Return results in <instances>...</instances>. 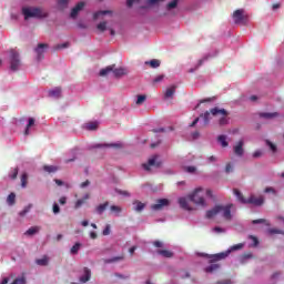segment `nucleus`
Here are the masks:
<instances>
[{
  "label": "nucleus",
  "mask_w": 284,
  "mask_h": 284,
  "mask_svg": "<svg viewBox=\"0 0 284 284\" xmlns=\"http://www.w3.org/2000/svg\"><path fill=\"white\" fill-rule=\"evenodd\" d=\"M189 199L197 207H207V199H214V194L212 189L200 186L189 194Z\"/></svg>",
  "instance_id": "1"
},
{
  "label": "nucleus",
  "mask_w": 284,
  "mask_h": 284,
  "mask_svg": "<svg viewBox=\"0 0 284 284\" xmlns=\"http://www.w3.org/2000/svg\"><path fill=\"white\" fill-rule=\"evenodd\" d=\"M200 119L203 121V125L210 124L212 119H216L220 125H225L227 123V111L225 109L213 108L210 111H206L204 114L200 115Z\"/></svg>",
  "instance_id": "2"
},
{
  "label": "nucleus",
  "mask_w": 284,
  "mask_h": 284,
  "mask_svg": "<svg viewBox=\"0 0 284 284\" xmlns=\"http://www.w3.org/2000/svg\"><path fill=\"white\" fill-rule=\"evenodd\" d=\"M232 207H234L233 204L216 205L212 210H209L206 212V219H214L215 216H222L226 221H230V219H232Z\"/></svg>",
  "instance_id": "3"
},
{
  "label": "nucleus",
  "mask_w": 284,
  "mask_h": 284,
  "mask_svg": "<svg viewBox=\"0 0 284 284\" xmlns=\"http://www.w3.org/2000/svg\"><path fill=\"white\" fill-rule=\"evenodd\" d=\"M113 14L112 10H101L93 13V20L101 21L97 26L99 32H105L108 30V19H112Z\"/></svg>",
  "instance_id": "4"
},
{
  "label": "nucleus",
  "mask_w": 284,
  "mask_h": 284,
  "mask_svg": "<svg viewBox=\"0 0 284 284\" xmlns=\"http://www.w3.org/2000/svg\"><path fill=\"white\" fill-rule=\"evenodd\" d=\"M22 14L26 20L28 19H47L48 11L37 7H23Z\"/></svg>",
  "instance_id": "5"
},
{
  "label": "nucleus",
  "mask_w": 284,
  "mask_h": 284,
  "mask_svg": "<svg viewBox=\"0 0 284 284\" xmlns=\"http://www.w3.org/2000/svg\"><path fill=\"white\" fill-rule=\"evenodd\" d=\"M234 194L240 203L255 205L256 207H261L263 203H265V197L263 195L256 196L254 194L250 195L248 199L243 197V194L239 190H234Z\"/></svg>",
  "instance_id": "6"
},
{
  "label": "nucleus",
  "mask_w": 284,
  "mask_h": 284,
  "mask_svg": "<svg viewBox=\"0 0 284 284\" xmlns=\"http://www.w3.org/2000/svg\"><path fill=\"white\" fill-rule=\"evenodd\" d=\"M245 247V243H240L231 246L227 251L217 253L214 255H207L205 253H201L200 256H205V258H210L211 261H222V258H227L232 252H236L239 250H243Z\"/></svg>",
  "instance_id": "7"
},
{
  "label": "nucleus",
  "mask_w": 284,
  "mask_h": 284,
  "mask_svg": "<svg viewBox=\"0 0 284 284\" xmlns=\"http://www.w3.org/2000/svg\"><path fill=\"white\" fill-rule=\"evenodd\" d=\"M232 19L236 26H245V23H247L250 19V16L247 14V11H245L244 9H236L232 13Z\"/></svg>",
  "instance_id": "8"
},
{
  "label": "nucleus",
  "mask_w": 284,
  "mask_h": 284,
  "mask_svg": "<svg viewBox=\"0 0 284 284\" xmlns=\"http://www.w3.org/2000/svg\"><path fill=\"white\" fill-rule=\"evenodd\" d=\"M9 59H10L11 72H17V71L21 70V58H19V52L11 50Z\"/></svg>",
  "instance_id": "9"
},
{
  "label": "nucleus",
  "mask_w": 284,
  "mask_h": 284,
  "mask_svg": "<svg viewBox=\"0 0 284 284\" xmlns=\"http://www.w3.org/2000/svg\"><path fill=\"white\" fill-rule=\"evenodd\" d=\"M179 1L181 0H171L166 6H165V13L164 17H176L179 13Z\"/></svg>",
  "instance_id": "10"
},
{
  "label": "nucleus",
  "mask_w": 284,
  "mask_h": 284,
  "mask_svg": "<svg viewBox=\"0 0 284 284\" xmlns=\"http://www.w3.org/2000/svg\"><path fill=\"white\" fill-rule=\"evenodd\" d=\"M170 203L171 202L169 199H159L154 204L151 205V210L153 212H161L165 210V207H170Z\"/></svg>",
  "instance_id": "11"
},
{
  "label": "nucleus",
  "mask_w": 284,
  "mask_h": 284,
  "mask_svg": "<svg viewBox=\"0 0 284 284\" xmlns=\"http://www.w3.org/2000/svg\"><path fill=\"white\" fill-rule=\"evenodd\" d=\"M159 155H153L149 159L148 163L142 164L143 170H145V172H152V170H154V168H159Z\"/></svg>",
  "instance_id": "12"
},
{
  "label": "nucleus",
  "mask_w": 284,
  "mask_h": 284,
  "mask_svg": "<svg viewBox=\"0 0 284 284\" xmlns=\"http://www.w3.org/2000/svg\"><path fill=\"white\" fill-rule=\"evenodd\" d=\"M190 195L187 196H181L178 200V203L180 205V207H182V210H185L186 212H192V210H194V207L192 206V204H190Z\"/></svg>",
  "instance_id": "13"
},
{
  "label": "nucleus",
  "mask_w": 284,
  "mask_h": 284,
  "mask_svg": "<svg viewBox=\"0 0 284 284\" xmlns=\"http://www.w3.org/2000/svg\"><path fill=\"white\" fill-rule=\"evenodd\" d=\"M243 145H245V140L241 139L233 145V152L235 156H243L245 154V149H243Z\"/></svg>",
  "instance_id": "14"
},
{
  "label": "nucleus",
  "mask_w": 284,
  "mask_h": 284,
  "mask_svg": "<svg viewBox=\"0 0 284 284\" xmlns=\"http://www.w3.org/2000/svg\"><path fill=\"white\" fill-rule=\"evenodd\" d=\"M48 50V44L40 43L36 48V54H37V60L41 61L43 59V54H45Z\"/></svg>",
  "instance_id": "15"
},
{
  "label": "nucleus",
  "mask_w": 284,
  "mask_h": 284,
  "mask_svg": "<svg viewBox=\"0 0 284 284\" xmlns=\"http://www.w3.org/2000/svg\"><path fill=\"white\" fill-rule=\"evenodd\" d=\"M34 123H36L34 118H29L28 119V123H27V125L24 128V131H23L24 136H30V134L32 133V129L34 128Z\"/></svg>",
  "instance_id": "16"
},
{
  "label": "nucleus",
  "mask_w": 284,
  "mask_h": 284,
  "mask_svg": "<svg viewBox=\"0 0 284 284\" xmlns=\"http://www.w3.org/2000/svg\"><path fill=\"white\" fill-rule=\"evenodd\" d=\"M90 278H92V271L88 267H84L83 273L80 276L79 281H80V283H88V281H90Z\"/></svg>",
  "instance_id": "17"
},
{
  "label": "nucleus",
  "mask_w": 284,
  "mask_h": 284,
  "mask_svg": "<svg viewBox=\"0 0 284 284\" xmlns=\"http://www.w3.org/2000/svg\"><path fill=\"white\" fill-rule=\"evenodd\" d=\"M85 8V2H79L72 10H71V19H77L81 10Z\"/></svg>",
  "instance_id": "18"
},
{
  "label": "nucleus",
  "mask_w": 284,
  "mask_h": 284,
  "mask_svg": "<svg viewBox=\"0 0 284 284\" xmlns=\"http://www.w3.org/2000/svg\"><path fill=\"white\" fill-rule=\"evenodd\" d=\"M89 199H90L89 193L84 194L82 199H79L74 204L75 210H79V207H82L83 205H85V201H89Z\"/></svg>",
  "instance_id": "19"
},
{
  "label": "nucleus",
  "mask_w": 284,
  "mask_h": 284,
  "mask_svg": "<svg viewBox=\"0 0 284 284\" xmlns=\"http://www.w3.org/2000/svg\"><path fill=\"white\" fill-rule=\"evenodd\" d=\"M83 128L89 132H94V130L99 129V122H88L83 125Z\"/></svg>",
  "instance_id": "20"
},
{
  "label": "nucleus",
  "mask_w": 284,
  "mask_h": 284,
  "mask_svg": "<svg viewBox=\"0 0 284 284\" xmlns=\"http://www.w3.org/2000/svg\"><path fill=\"white\" fill-rule=\"evenodd\" d=\"M114 77H125V74H128V69L125 68H114L112 70Z\"/></svg>",
  "instance_id": "21"
},
{
  "label": "nucleus",
  "mask_w": 284,
  "mask_h": 284,
  "mask_svg": "<svg viewBox=\"0 0 284 284\" xmlns=\"http://www.w3.org/2000/svg\"><path fill=\"white\" fill-rule=\"evenodd\" d=\"M50 99H59L61 97V88H54L49 90Z\"/></svg>",
  "instance_id": "22"
},
{
  "label": "nucleus",
  "mask_w": 284,
  "mask_h": 284,
  "mask_svg": "<svg viewBox=\"0 0 284 284\" xmlns=\"http://www.w3.org/2000/svg\"><path fill=\"white\" fill-rule=\"evenodd\" d=\"M41 227L39 226H31L29 230L26 231V236H34V234H39Z\"/></svg>",
  "instance_id": "23"
},
{
  "label": "nucleus",
  "mask_w": 284,
  "mask_h": 284,
  "mask_svg": "<svg viewBox=\"0 0 284 284\" xmlns=\"http://www.w3.org/2000/svg\"><path fill=\"white\" fill-rule=\"evenodd\" d=\"M158 254L160 256H163V258H172V256H174V253H172V251H168V250H158Z\"/></svg>",
  "instance_id": "24"
},
{
  "label": "nucleus",
  "mask_w": 284,
  "mask_h": 284,
  "mask_svg": "<svg viewBox=\"0 0 284 284\" xmlns=\"http://www.w3.org/2000/svg\"><path fill=\"white\" fill-rule=\"evenodd\" d=\"M17 203V194L10 193L7 197V204L12 207Z\"/></svg>",
  "instance_id": "25"
},
{
  "label": "nucleus",
  "mask_w": 284,
  "mask_h": 284,
  "mask_svg": "<svg viewBox=\"0 0 284 284\" xmlns=\"http://www.w3.org/2000/svg\"><path fill=\"white\" fill-rule=\"evenodd\" d=\"M174 92H176V87L168 88L165 93H164V98L165 99H172V97H174Z\"/></svg>",
  "instance_id": "26"
},
{
  "label": "nucleus",
  "mask_w": 284,
  "mask_h": 284,
  "mask_svg": "<svg viewBox=\"0 0 284 284\" xmlns=\"http://www.w3.org/2000/svg\"><path fill=\"white\" fill-rule=\"evenodd\" d=\"M145 65H150V68L156 69L161 67V60L153 59L151 61H146Z\"/></svg>",
  "instance_id": "27"
},
{
  "label": "nucleus",
  "mask_w": 284,
  "mask_h": 284,
  "mask_svg": "<svg viewBox=\"0 0 284 284\" xmlns=\"http://www.w3.org/2000/svg\"><path fill=\"white\" fill-rule=\"evenodd\" d=\"M217 142L220 143V145H221L222 148H227V145H230V142H227L226 135H220V136L217 138Z\"/></svg>",
  "instance_id": "28"
},
{
  "label": "nucleus",
  "mask_w": 284,
  "mask_h": 284,
  "mask_svg": "<svg viewBox=\"0 0 284 284\" xmlns=\"http://www.w3.org/2000/svg\"><path fill=\"white\" fill-rule=\"evenodd\" d=\"M113 70H114V67L109 65V67L100 70V77H108V74L112 73Z\"/></svg>",
  "instance_id": "29"
},
{
  "label": "nucleus",
  "mask_w": 284,
  "mask_h": 284,
  "mask_svg": "<svg viewBox=\"0 0 284 284\" xmlns=\"http://www.w3.org/2000/svg\"><path fill=\"white\" fill-rule=\"evenodd\" d=\"M108 205H109V203H108V202H105V203H103V204L98 205V206L95 207V212H97V214H102V213H104V212H105V210H108Z\"/></svg>",
  "instance_id": "30"
},
{
  "label": "nucleus",
  "mask_w": 284,
  "mask_h": 284,
  "mask_svg": "<svg viewBox=\"0 0 284 284\" xmlns=\"http://www.w3.org/2000/svg\"><path fill=\"white\" fill-rule=\"evenodd\" d=\"M93 148H97L99 150H108V148H119V144H95Z\"/></svg>",
  "instance_id": "31"
},
{
  "label": "nucleus",
  "mask_w": 284,
  "mask_h": 284,
  "mask_svg": "<svg viewBox=\"0 0 284 284\" xmlns=\"http://www.w3.org/2000/svg\"><path fill=\"white\" fill-rule=\"evenodd\" d=\"M110 210L112 214H114V216H119L121 212H123V209H121V206H118V205H111Z\"/></svg>",
  "instance_id": "32"
},
{
  "label": "nucleus",
  "mask_w": 284,
  "mask_h": 284,
  "mask_svg": "<svg viewBox=\"0 0 284 284\" xmlns=\"http://www.w3.org/2000/svg\"><path fill=\"white\" fill-rule=\"evenodd\" d=\"M49 261L50 260L48 258V256H43L41 258L36 260V263H37V265L45 267V265H48Z\"/></svg>",
  "instance_id": "33"
},
{
  "label": "nucleus",
  "mask_w": 284,
  "mask_h": 284,
  "mask_svg": "<svg viewBox=\"0 0 284 284\" xmlns=\"http://www.w3.org/2000/svg\"><path fill=\"white\" fill-rule=\"evenodd\" d=\"M32 204H28L27 206L23 207V210L19 212V216H26L27 214H30V210H32Z\"/></svg>",
  "instance_id": "34"
},
{
  "label": "nucleus",
  "mask_w": 284,
  "mask_h": 284,
  "mask_svg": "<svg viewBox=\"0 0 284 284\" xmlns=\"http://www.w3.org/2000/svg\"><path fill=\"white\" fill-rule=\"evenodd\" d=\"M133 210L135 212H143V210H145V204H143L142 202H135L133 204Z\"/></svg>",
  "instance_id": "35"
},
{
  "label": "nucleus",
  "mask_w": 284,
  "mask_h": 284,
  "mask_svg": "<svg viewBox=\"0 0 284 284\" xmlns=\"http://www.w3.org/2000/svg\"><path fill=\"white\" fill-rule=\"evenodd\" d=\"M260 116H262V119H276L278 118V113H261Z\"/></svg>",
  "instance_id": "36"
},
{
  "label": "nucleus",
  "mask_w": 284,
  "mask_h": 284,
  "mask_svg": "<svg viewBox=\"0 0 284 284\" xmlns=\"http://www.w3.org/2000/svg\"><path fill=\"white\" fill-rule=\"evenodd\" d=\"M79 250H81V243L77 242L70 250V254H79Z\"/></svg>",
  "instance_id": "37"
},
{
  "label": "nucleus",
  "mask_w": 284,
  "mask_h": 284,
  "mask_svg": "<svg viewBox=\"0 0 284 284\" xmlns=\"http://www.w3.org/2000/svg\"><path fill=\"white\" fill-rule=\"evenodd\" d=\"M21 187L22 189L28 187V173H23L21 175Z\"/></svg>",
  "instance_id": "38"
},
{
  "label": "nucleus",
  "mask_w": 284,
  "mask_h": 284,
  "mask_svg": "<svg viewBox=\"0 0 284 284\" xmlns=\"http://www.w3.org/2000/svg\"><path fill=\"white\" fill-rule=\"evenodd\" d=\"M44 172H48V174H52L57 172V166L54 165H44L43 166Z\"/></svg>",
  "instance_id": "39"
},
{
  "label": "nucleus",
  "mask_w": 284,
  "mask_h": 284,
  "mask_svg": "<svg viewBox=\"0 0 284 284\" xmlns=\"http://www.w3.org/2000/svg\"><path fill=\"white\" fill-rule=\"evenodd\" d=\"M219 264H211L209 267L205 268V272L212 274V272H216L219 270Z\"/></svg>",
  "instance_id": "40"
},
{
  "label": "nucleus",
  "mask_w": 284,
  "mask_h": 284,
  "mask_svg": "<svg viewBox=\"0 0 284 284\" xmlns=\"http://www.w3.org/2000/svg\"><path fill=\"white\" fill-rule=\"evenodd\" d=\"M148 99V97L145 95H138L136 97V101H135V104L136 105H143V103H145V100Z\"/></svg>",
  "instance_id": "41"
},
{
  "label": "nucleus",
  "mask_w": 284,
  "mask_h": 284,
  "mask_svg": "<svg viewBox=\"0 0 284 284\" xmlns=\"http://www.w3.org/2000/svg\"><path fill=\"white\" fill-rule=\"evenodd\" d=\"M58 8H60V10L68 8V0H59Z\"/></svg>",
  "instance_id": "42"
},
{
  "label": "nucleus",
  "mask_w": 284,
  "mask_h": 284,
  "mask_svg": "<svg viewBox=\"0 0 284 284\" xmlns=\"http://www.w3.org/2000/svg\"><path fill=\"white\" fill-rule=\"evenodd\" d=\"M250 241H252V243L250 244V247H256L258 245V239H256L255 236L251 235Z\"/></svg>",
  "instance_id": "43"
},
{
  "label": "nucleus",
  "mask_w": 284,
  "mask_h": 284,
  "mask_svg": "<svg viewBox=\"0 0 284 284\" xmlns=\"http://www.w3.org/2000/svg\"><path fill=\"white\" fill-rule=\"evenodd\" d=\"M118 261H123V256L104 260V263H116Z\"/></svg>",
  "instance_id": "44"
},
{
  "label": "nucleus",
  "mask_w": 284,
  "mask_h": 284,
  "mask_svg": "<svg viewBox=\"0 0 284 284\" xmlns=\"http://www.w3.org/2000/svg\"><path fill=\"white\" fill-rule=\"evenodd\" d=\"M111 226L110 224H106L104 230L102 231L103 236H110Z\"/></svg>",
  "instance_id": "45"
},
{
  "label": "nucleus",
  "mask_w": 284,
  "mask_h": 284,
  "mask_svg": "<svg viewBox=\"0 0 284 284\" xmlns=\"http://www.w3.org/2000/svg\"><path fill=\"white\" fill-rule=\"evenodd\" d=\"M19 174L18 169H12L9 173L10 179H17V175Z\"/></svg>",
  "instance_id": "46"
},
{
  "label": "nucleus",
  "mask_w": 284,
  "mask_h": 284,
  "mask_svg": "<svg viewBox=\"0 0 284 284\" xmlns=\"http://www.w3.org/2000/svg\"><path fill=\"white\" fill-rule=\"evenodd\" d=\"M226 174H230V172H234V164L227 163L225 166Z\"/></svg>",
  "instance_id": "47"
},
{
  "label": "nucleus",
  "mask_w": 284,
  "mask_h": 284,
  "mask_svg": "<svg viewBox=\"0 0 284 284\" xmlns=\"http://www.w3.org/2000/svg\"><path fill=\"white\" fill-rule=\"evenodd\" d=\"M163 0H146L148 6H159Z\"/></svg>",
  "instance_id": "48"
},
{
  "label": "nucleus",
  "mask_w": 284,
  "mask_h": 284,
  "mask_svg": "<svg viewBox=\"0 0 284 284\" xmlns=\"http://www.w3.org/2000/svg\"><path fill=\"white\" fill-rule=\"evenodd\" d=\"M265 194H276V190H274V187L268 186L264 190Z\"/></svg>",
  "instance_id": "49"
},
{
  "label": "nucleus",
  "mask_w": 284,
  "mask_h": 284,
  "mask_svg": "<svg viewBox=\"0 0 284 284\" xmlns=\"http://www.w3.org/2000/svg\"><path fill=\"white\" fill-rule=\"evenodd\" d=\"M165 79V75L161 74L154 78L153 83H161Z\"/></svg>",
  "instance_id": "50"
},
{
  "label": "nucleus",
  "mask_w": 284,
  "mask_h": 284,
  "mask_svg": "<svg viewBox=\"0 0 284 284\" xmlns=\"http://www.w3.org/2000/svg\"><path fill=\"white\" fill-rule=\"evenodd\" d=\"M213 232H216L217 234H223V233H225V229H223L221 226H216L213 229Z\"/></svg>",
  "instance_id": "51"
},
{
  "label": "nucleus",
  "mask_w": 284,
  "mask_h": 284,
  "mask_svg": "<svg viewBox=\"0 0 284 284\" xmlns=\"http://www.w3.org/2000/svg\"><path fill=\"white\" fill-rule=\"evenodd\" d=\"M260 156H263V151L257 150L253 153V159H260Z\"/></svg>",
  "instance_id": "52"
},
{
  "label": "nucleus",
  "mask_w": 284,
  "mask_h": 284,
  "mask_svg": "<svg viewBox=\"0 0 284 284\" xmlns=\"http://www.w3.org/2000/svg\"><path fill=\"white\" fill-rule=\"evenodd\" d=\"M61 212V209L59 207V204L54 203L53 204V214H59Z\"/></svg>",
  "instance_id": "53"
},
{
  "label": "nucleus",
  "mask_w": 284,
  "mask_h": 284,
  "mask_svg": "<svg viewBox=\"0 0 284 284\" xmlns=\"http://www.w3.org/2000/svg\"><path fill=\"white\" fill-rule=\"evenodd\" d=\"M268 232H270V234H284L283 231L276 230V229H271Z\"/></svg>",
  "instance_id": "54"
},
{
  "label": "nucleus",
  "mask_w": 284,
  "mask_h": 284,
  "mask_svg": "<svg viewBox=\"0 0 284 284\" xmlns=\"http://www.w3.org/2000/svg\"><path fill=\"white\" fill-rule=\"evenodd\" d=\"M185 170H186L190 174H194V172H196V168H195V166H186Z\"/></svg>",
  "instance_id": "55"
},
{
  "label": "nucleus",
  "mask_w": 284,
  "mask_h": 284,
  "mask_svg": "<svg viewBox=\"0 0 284 284\" xmlns=\"http://www.w3.org/2000/svg\"><path fill=\"white\" fill-rule=\"evenodd\" d=\"M203 64V60H199V62H197V65L195 67V68H191L190 70H189V72H194L199 67H201Z\"/></svg>",
  "instance_id": "56"
},
{
  "label": "nucleus",
  "mask_w": 284,
  "mask_h": 284,
  "mask_svg": "<svg viewBox=\"0 0 284 284\" xmlns=\"http://www.w3.org/2000/svg\"><path fill=\"white\" fill-rule=\"evenodd\" d=\"M268 148L272 150V152H276V145H274L272 142L267 141L266 142Z\"/></svg>",
  "instance_id": "57"
},
{
  "label": "nucleus",
  "mask_w": 284,
  "mask_h": 284,
  "mask_svg": "<svg viewBox=\"0 0 284 284\" xmlns=\"http://www.w3.org/2000/svg\"><path fill=\"white\" fill-rule=\"evenodd\" d=\"M88 185H90V180H87V181L82 182L80 184V187L84 189V187H88Z\"/></svg>",
  "instance_id": "58"
},
{
  "label": "nucleus",
  "mask_w": 284,
  "mask_h": 284,
  "mask_svg": "<svg viewBox=\"0 0 284 284\" xmlns=\"http://www.w3.org/2000/svg\"><path fill=\"white\" fill-rule=\"evenodd\" d=\"M153 245H154L155 247H163V242H161V241H155V242H153Z\"/></svg>",
  "instance_id": "59"
},
{
  "label": "nucleus",
  "mask_w": 284,
  "mask_h": 284,
  "mask_svg": "<svg viewBox=\"0 0 284 284\" xmlns=\"http://www.w3.org/2000/svg\"><path fill=\"white\" fill-rule=\"evenodd\" d=\"M59 203H60V205H65V203H67L65 196L60 197Z\"/></svg>",
  "instance_id": "60"
},
{
  "label": "nucleus",
  "mask_w": 284,
  "mask_h": 284,
  "mask_svg": "<svg viewBox=\"0 0 284 284\" xmlns=\"http://www.w3.org/2000/svg\"><path fill=\"white\" fill-rule=\"evenodd\" d=\"M265 222H266V221L263 220V219L254 220V221H253V225H256V224H258V223H265Z\"/></svg>",
  "instance_id": "61"
},
{
  "label": "nucleus",
  "mask_w": 284,
  "mask_h": 284,
  "mask_svg": "<svg viewBox=\"0 0 284 284\" xmlns=\"http://www.w3.org/2000/svg\"><path fill=\"white\" fill-rule=\"evenodd\" d=\"M10 283V277H3L0 284H8Z\"/></svg>",
  "instance_id": "62"
},
{
  "label": "nucleus",
  "mask_w": 284,
  "mask_h": 284,
  "mask_svg": "<svg viewBox=\"0 0 284 284\" xmlns=\"http://www.w3.org/2000/svg\"><path fill=\"white\" fill-rule=\"evenodd\" d=\"M209 161L210 163H216V156L214 155L209 156Z\"/></svg>",
  "instance_id": "63"
},
{
  "label": "nucleus",
  "mask_w": 284,
  "mask_h": 284,
  "mask_svg": "<svg viewBox=\"0 0 284 284\" xmlns=\"http://www.w3.org/2000/svg\"><path fill=\"white\" fill-rule=\"evenodd\" d=\"M97 232H94V231H91L90 232V239H92V240H94V239H97Z\"/></svg>",
  "instance_id": "64"
}]
</instances>
